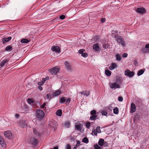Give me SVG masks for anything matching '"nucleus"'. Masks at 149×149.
Here are the masks:
<instances>
[{"label": "nucleus", "instance_id": "6ab92c4d", "mask_svg": "<svg viewBox=\"0 0 149 149\" xmlns=\"http://www.w3.org/2000/svg\"><path fill=\"white\" fill-rule=\"evenodd\" d=\"M66 98V97H60L59 99V102L61 104H63L64 102H65Z\"/></svg>", "mask_w": 149, "mask_h": 149}, {"label": "nucleus", "instance_id": "b1692460", "mask_svg": "<svg viewBox=\"0 0 149 149\" xmlns=\"http://www.w3.org/2000/svg\"><path fill=\"white\" fill-rule=\"evenodd\" d=\"M49 125L52 128H55L56 126V123L55 121L50 122Z\"/></svg>", "mask_w": 149, "mask_h": 149}, {"label": "nucleus", "instance_id": "20e7f679", "mask_svg": "<svg viewBox=\"0 0 149 149\" xmlns=\"http://www.w3.org/2000/svg\"><path fill=\"white\" fill-rule=\"evenodd\" d=\"M60 69L55 67L49 70V72L52 75H56Z\"/></svg>", "mask_w": 149, "mask_h": 149}, {"label": "nucleus", "instance_id": "a211bd4d", "mask_svg": "<svg viewBox=\"0 0 149 149\" xmlns=\"http://www.w3.org/2000/svg\"><path fill=\"white\" fill-rule=\"evenodd\" d=\"M61 94V91L60 90H57L56 91L54 92L52 94V97H55L56 96L59 95Z\"/></svg>", "mask_w": 149, "mask_h": 149}, {"label": "nucleus", "instance_id": "39448f33", "mask_svg": "<svg viewBox=\"0 0 149 149\" xmlns=\"http://www.w3.org/2000/svg\"><path fill=\"white\" fill-rule=\"evenodd\" d=\"M96 111L95 110L91 111L90 112V114L91 116L90 117V119L91 120H94L96 119L97 116L96 115Z\"/></svg>", "mask_w": 149, "mask_h": 149}, {"label": "nucleus", "instance_id": "0e129e2a", "mask_svg": "<svg viewBox=\"0 0 149 149\" xmlns=\"http://www.w3.org/2000/svg\"><path fill=\"white\" fill-rule=\"evenodd\" d=\"M38 88L40 90V91H42V87H41V86H39L38 87Z\"/></svg>", "mask_w": 149, "mask_h": 149}, {"label": "nucleus", "instance_id": "f704fd0d", "mask_svg": "<svg viewBox=\"0 0 149 149\" xmlns=\"http://www.w3.org/2000/svg\"><path fill=\"white\" fill-rule=\"evenodd\" d=\"M82 141L83 143H87L89 142V140L86 137H85L82 139Z\"/></svg>", "mask_w": 149, "mask_h": 149}, {"label": "nucleus", "instance_id": "e433bc0d", "mask_svg": "<svg viewBox=\"0 0 149 149\" xmlns=\"http://www.w3.org/2000/svg\"><path fill=\"white\" fill-rule=\"evenodd\" d=\"M135 119L136 120H139L140 118V116L139 113H136L135 115Z\"/></svg>", "mask_w": 149, "mask_h": 149}, {"label": "nucleus", "instance_id": "e2e57ef3", "mask_svg": "<svg viewBox=\"0 0 149 149\" xmlns=\"http://www.w3.org/2000/svg\"><path fill=\"white\" fill-rule=\"evenodd\" d=\"M37 136H40L41 133L40 132H37V133L36 135Z\"/></svg>", "mask_w": 149, "mask_h": 149}, {"label": "nucleus", "instance_id": "c756f323", "mask_svg": "<svg viewBox=\"0 0 149 149\" xmlns=\"http://www.w3.org/2000/svg\"><path fill=\"white\" fill-rule=\"evenodd\" d=\"M101 113L102 115L105 116H107L108 114V112L105 109L102 110Z\"/></svg>", "mask_w": 149, "mask_h": 149}, {"label": "nucleus", "instance_id": "9d476101", "mask_svg": "<svg viewBox=\"0 0 149 149\" xmlns=\"http://www.w3.org/2000/svg\"><path fill=\"white\" fill-rule=\"evenodd\" d=\"M64 65L65 69L67 70L70 71L72 70L71 65L68 61H65Z\"/></svg>", "mask_w": 149, "mask_h": 149}, {"label": "nucleus", "instance_id": "2f4dec72", "mask_svg": "<svg viewBox=\"0 0 149 149\" xmlns=\"http://www.w3.org/2000/svg\"><path fill=\"white\" fill-rule=\"evenodd\" d=\"M105 74L107 76H109L111 74V72L108 70H106L105 71Z\"/></svg>", "mask_w": 149, "mask_h": 149}, {"label": "nucleus", "instance_id": "423d86ee", "mask_svg": "<svg viewBox=\"0 0 149 149\" xmlns=\"http://www.w3.org/2000/svg\"><path fill=\"white\" fill-rule=\"evenodd\" d=\"M5 137L9 139H11L13 138V136L12 134L11 131H5L4 133Z\"/></svg>", "mask_w": 149, "mask_h": 149}, {"label": "nucleus", "instance_id": "a18cd8bd", "mask_svg": "<svg viewBox=\"0 0 149 149\" xmlns=\"http://www.w3.org/2000/svg\"><path fill=\"white\" fill-rule=\"evenodd\" d=\"M49 79V77L48 76L47 77H46L45 78H43L42 79V82H44V83L46 80H48Z\"/></svg>", "mask_w": 149, "mask_h": 149}, {"label": "nucleus", "instance_id": "1a4fd4ad", "mask_svg": "<svg viewBox=\"0 0 149 149\" xmlns=\"http://www.w3.org/2000/svg\"><path fill=\"white\" fill-rule=\"evenodd\" d=\"M18 125L22 128H24L27 126V125L25 120H20L18 123Z\"/></svg>", "mask_w": 149, "mask_h": 149}, {"label": "nucleus", "instance_id": "7ed1b4c3", "mask_svg": "<svg viewBox=\"0 0 149 149\" xmlns=\"http://www.w3.org/2000/svg\"><path fill=\"white\" fill-rule=\"evenodd\" d=\"M110 88L111 89L119 88H120V84H118V81L117 82H115L111 83L109 84Z\"/></svg>", "mask_w": 149, "mask_h": 149}, {"label": "nucleus", "instance_id": "c9c22d12", "mask_svg": "<svg viewBox=\"0 0 149 149\" xmlns=\"http://www.w3.org/2000/svg\"><path fill=\"white\" fill-rule=\"evenodd\" d=\"M77 144L73 148V149H76L79 146V145L80 144V142L79 141L77 140Z\"/></svg>", "mask_w": 149, "mask_h": 149}, {"label": "nucleus", "instance_id": "de8ad7c7", "mask_svg": "<svg viewBox=\"0 0 149 149\" xmlns=\"http://www.w3.org/2000/svg\"><path fill=\"white\" fill-rule=\"evenodd\" d=\"M81 56L85 58L88 56V54L86 53H83V54L81 55Z\"/></svg>", "mask_w": 149, "mask_h": 149}, {"label": "nucleus", "instance_id": "7c9ffc66", "mask_svg": "<svg viewBox=\"0 0 149 149\" xmlns=\"http://www.w3.org/2000/svg\"><path fill=\"white\" fill-rule=\"evenodd\" d=\"M113 107L111 106H109L108 107H107L105 108V109L106 110L107 112H111L112 111Z\"/></svg>", "mask_w": 149, "mask_h": 149}, {"label": "nucleus", "instance_id": "3c124183", "mask_svg": "<svg viewBox=\"0 0 149 149\" xmlns=\"http://www.w3.org/2000/svg\"><path fill=\"white\" fill-rule=\"evenodd\" d=\"M44 84V82H42V81L41 82H38V85H39V86H42L43 84Z\"/></svg>", "mask_w": 149, "mask_h": 149}, {"label": "nucleus", "instance_id": "dca6fc26", "mask_svg": "<svg viewBox=\"0 0 149 149\" xmlns=\"http://www.w3.org/2000/svg\"><path fill=\"white\" fill-rule=\"evenodd\" d=\"M11 39V37H9L7 38H3L2 39V41L3 44H5L7 42L10 40Z\"/></svg>", "mask_w": 149, "mask_h": 149}, {"label": "nucleus", "instance_id": "f257e3e1", "mask_svg": "<svg viewBox=\"0 0 149 149\" xmlns=\"http://www.w3.org/2000/svg\"><path fill=\"white\" fill-rule=\"evenodd\" d=\"M35 114L37 120H41L45 116L44 112L40 109H37Z\"/></svg>", "mask_w": 149, "mask_h": 149}, {"label": "nucleus", "instance_id": "5fc2aeb1", "mask_svg": "<svg viewBox=\"0 0 149 149\" xmlns=\"http://www.w3.org/2000/svg\"><path fill=\"white\" fill-rule=\"evenodd\" d=\"M118 100L119 101L122 102L123 100V98L122 97L120 96L118 97Z\"/></svg>", "mask_w": 149, "mask_h": 149}, {"label": "nucleus", "instance_id": "f3484780", "mask_svg": "<svg viewBox=\"0 0 149 149\" xmlns=\"http://www.w3.org/2000/svg\"><path fill=\"white\" fill-rule=\"evenodd\" d=\"M31 142L32 145L36 146L38 143V140L34 138H32L31 140Z\"/></svg>", "mask_w": 149, "mask_h": 149}, {"label": "nucleus", "instance_id": "0eeeda50", "mask_svg": "<svg viewBox=\"0 0 149 149\" xmlns=\"http://www.w3.org/2000/svg\"><path fill=\"white\" fill-rule=\"evenodd\" d=\"M124 74L125 76L131 77L134 76V73L133 71H131L129 69H127L125 71Z\"/></svg>", "mask_w": 149, "mask_h": 149}, {"label": "nucleus", "instance_id": "69168bd1", "mask_svg": "<svg viewBox=\"0 0 149 149\" xmlns=\"http://www.w3.org/2000/svg\"><path fill=\"white\" fill-rule=\"evenodd\" d=\"M33 132L36 135V134H37V130H36V129H34L33 130Z\"/></svg>", "mask_w": 149, "mask_h": 149}, {"label": "nucleus", "instance_id": "bf43d9fd", "mask_svg": "<svg viewBox=\"0 0 149 149\" xmlns=\"http://www.w3.org/2000/svg\"><path fill=\"white\" fill-rule=\"evenodd\" d=\"M37 104V102L36 101H34L33 100V102H32V103L31 104V105H36Z\"/></svg>", "mask_w": 149, "mask_h": 149}, {"label": "nucleus", "instance_id": "412c9836", "mask_svg": "<svg viewBox=\"0 0 149 149\" xmlns=\"http://www.w3.org/2000/svg\"><path fill=\"white\" fill-rule=\"evenodd\" d=\"M117 67V65L115 63H112L111 65L109 67L110 70H112Z\"/></svg>", "mask_w": 149, "mask_h": 149}, {"label": "nucleus", "instance_id": "c03bdc74", "mask_svg": "<svg viewBox=\"0 0 149 149\" xmlns=\"http://www.w3.org/2000/svg\"><path fill=\"white\" fill-rule=\"evenodd\" d=\"M85 51V50L84 49H80L79 50L78 52L79 54L81 55L84 53V52Z\"/></svg>", "mask_w": 149, "mask_h": 149}, {"label": "nucleus", "instance_id": "052dcab7", "mask_svg": "<svg viewBox=\"0 0 149 149\" xmlns=\"http://www.w3.org/2000/svg\"><path fill=\"white\" fill-rule=\"evenodd\" d=\"M145 47L147 49H149V44L146 45Z\"/></svg>", "mask_w": 149, "mask_h": 149}, {"label": "nucleus", "instance_id": "6e6552de", "mask_svg": "<svg viewBox=\"0 0 149 149\" xmlns=\"http://www.w3.org/2000/svg\"><path fill=\"white\" fill-rule=\"evenodd\" d=\"M101 132V130L100 129V127L98 126L96 128L95 130L94 129H93L91 134L93 135V133H94V135L95 136H97V133H100Z\"/></svg>", "mask_w": 149, "mask_h": 149}, {"label": "nucleus", "instance_id": "8fccbe9b", "mask_svg": "<svg viewBox=\"0 0 149 149\" xmlns=\"http://www.w3.org/2000/svg\"><path fill=\"white\" fill-rule=\"evenodd\" d=\"M46 102H44L43 104L40 106V108H45V106L46 105Z\"/></svg>", "mask_w": 149, "mask_h": 149}, {"label": "nucleus", "instance_id": "774afa93", "mask_svg": "<svg viewBox=\"0 0 149 149\" xmlns=\"http://www.w3.org/2000/svg\"><path fill=\"white\" fill-rule=\"evenodd\" d=\"M50 149H58V147L56 146L54 147L53 148H50Z\"/></svg>", "mask_w": 149, "mask_h": 149}, {"label": "nucleus", "instance_id": "f03ea898", "mask_svg": "<svg viewBox=\"0 0 149 149\" xmlns=\"http://www.w3.org/2000/svg\"><path fill=\"white\" fill-rule=\"evenodd\" d=\"M115 37L116 38L115 40L120 45L123 46H125L126 44L123 38L120 36H118L117 35H115Z\"/></svg>", "mask_w": 149, "mask_h": 149}, {"label": "nucleus", "instance_id": "72a5a7b5", "mask_svg": "<svg viewBox=\"0 0 149 149\" xmlns=\"http://www.w3.org/2000/svg\"><path fill=\"white\" fill-rule=\"evenodd\" d=\"M64 125L67 128H70V123L69 121H66L64 123Z\"/></svg>", "mask_w": 149, "mask_h": 149}, {"label": "nucleus", "instance_id": "9b49d317", "mask_svg": "<svg viewBox=\"0 0 149 149\" xmlns=\"http://www.w3.org/2000/svg\"><path fill=\"white\" fill-rule=\"evenodd\" d=\"M51 49L53 51H55L56 53H59L61 52L60 48L57 46H53L52 47Z\"/></svg>", "mask_w": 149, "mask_h": 149}, {"label": "nucleus", "instance_id": "603ef678", "mask_svg": "<svg viewBox=\"0 0 149 149\" xmlns=\"http://www.w3.org/2000/svg\"><path fill=\"white\" fill-rule=\"evenodd\" d=\"M65 17V16L64 15H62L60 16L59 18L60 19H64Z\"/></svg>", "mask_w": 149, "mask_h": 149}, {"label": "nucleus", "instance_id": "cd10ccee", "mask_svg": "<svg viewBox=\"0 0 149 149\" xmlns=\"http://www.w3.org/2000/svg\"><path fill=\"white\" fill-rule=\"evenodd\" d=\"M145 70V69H143L140 70L138 71V72L137 73V74L138 76H140L141 75H142L144 73V70Z\"/></svg>", "mask_w": 149, "mask_h": 149}, {"label": "nucleus", "instance_id": "a19ab883", "mask_svg": "<svg viewBox=\"0 0 149 149\" xmlns=\"http://www.w3.org/2000/svg\"><path fill=\"white\" fill-rule=\"evenodd\" d=\"M33 100L32 99L28 98L27 100V102L28 103L30 104H31L33 102Z\"/></svg>", "mask_w": 149, "mask_h": 149}, {"label": "nucleus", "instance_id": "aec40b11", "mask_svg": "<svg viewBox=\"0 0 149 149\" xmlns=\"http://www.w3.org/2000/svg\"><path fill=\"white\" fill-rule=\"evenodd\" d=\"M93 49L95 51H97L99 50L100 49V47L98 46V44L97 43L94 44L93 45Z\"/></svg>", "mask_w": 149, "mask_h": 149}, {"label": "nucleus", "instance_id": "4c0bfd02", "mask_svg": "<svg viewBox=\"0 0 149 149\" xmlns=\"http://www.w3.org/2000/svg\"><path fill=\"white\" fill-rule=\"evenodd\" d=\"M141 51L144 53L149 52V49H147L146 47L141 48Z\"/></svg>", "mask_w": 149, "mask_h": 149}, {"label": "nucleus", "instance_id": "4468645a", "mask_svg": "<svg viewBox=\"0 0 149 149\" xmlns=\"http://www.w3.org/2000/svg\"><path fill=\"white\" fill-rule=\"evenodd\" d=\"M136 12L141 14H143L146 12L145 9L143 8H138L136 10Z\"/></svg>", "mask_w": 149, "mask_h": 149}, {"label": "nucleus", "instance_id": "ddd939ff", "mask_svg": "<svg viewBox=\"0 0 149 149\" xmlns=\"http://www.w3.org/2000/svg\"><path fill=\"white\" fill-rule=\"evenodd\" d=\"M83 125L80 123H79L75 126V130L79 131L80 132H81V129Z\"/></svg>", "mask_w": 149, "mask_h": 149}, {"label": "nucleus", "instance_id": "6e6d98bb", "mask_svg": "<svg viewBox=\"0 0 149 149\" xmlns=\"http://www.w3.org/2000/svg\"><path fill=\"white\" fill-rule=\"evenodd\" d=\"M66 149H71V146L69 144H67Z\"/></svg>", "mask_w": 149, "mask_h": 149}, {"label": "nucleus", "instance_id": "49530a36", "mask_svg": "<svg viewBox=\"0 0 149 149\" xmlns=\"http://www.w3.org/2000/svg\"><path fill=\"white\" fill-rule=\"evenodd\" d=\"M71 101V99L70 98H66V102H65V104H66L67 103H68V104L69 103L70 101Z\"/></svg>", "mask_w": 149, "mask_h": 149}, {"label": "nucleus", "instance_id": "4d7b16f0", "mask_svg": "<svg viewBox=\"0 0 149 149\" xmlns=\"http://www.w3.org/2000/svg\"><path fill=\"white\" fill-rule=\"evenodd\" d=\"M105 21V19L104 18H102L101 19V22L102 23H104Z\"/></svg>", "mask_w": 149, "mask_h": 149}, {"label": "nucleus", "instance_id": "5701e85b", "mask_svg": "<svg viewBox=\"0 0 149 149\" xmlns=\"http://www.w3.org/2000/svg\"><path fill=\"white\" fill-rule=\"evenodd\" d=\"M90 93L89 91H82L79 93L81 95H86L87 96H88L90 95Z\"/></svg>", "mask_w": 149, "mask_h": 149}, {"label": "nucleus", "instance_id": "c85d7f7f", "mask_svg": "<svg viewBox=\"0 0 149 149\" xmlns=\"http://www.w3.org/2000/svg\"><path fill=\"white\" fill-rule=\"evenodd\" d=\"M56 113L57 116H61L62 113L61 110L60 109L56 111Z\"/></svg>", "mask_w": 149, "mask_h": 149}, {"label": "nucleus", "instance_id": "338daca9", "mask_svg": "<svg viewBox=\"0 0 149 149\" xmlns=\"http://www.w3.org/2000/svg\"><path fill=\"white\" fill-rule=\"evenodd\" d=\"M94 38L96 40H98L99 39V36H95L94 37Z\"/></svg>", "mask_w": 149, "mask_h": 149}, {"label": "nucleus", "instance_id": "ea45409f", "mask_svg": "<svg viewBox=\"0 0 149 149\" xmlns=\"http://www.w3.org/2000/svg\"><path fill=\"white\" fill-rule=\"evenodd\" d=\"M94 147L95 149H102L97 144L94 145Z\"/></svg>", "mask_w": 149, "mask_h": 149}, {"label": "nucleus", "instance_id": "680f3d73", "mask_svg": "<svg viewBox=\"0 0 149 149\" xmlns=\"http://www.w3.org/2000/svg\"><path fill=\"white\" fill-rule=\"evenodd\" d=\"M104 147H107L108 146V143H107L106 142H104Z\"/></svg>", "mask_w": 149, "mask_h": 149}, {"label": "nucleus", "instance_id": "2eb2a0df", "mask_svg": "<svg viewBox=\"0 0 149 149\" xmlns=\"http://www.w3.org/2000/svg\"><path fill=\"white\" fill-rule=\"evenodd\" d=\"M0 144L2 147L4 148L6 147V143L3 139L1 136H0Z\"/></svg>", "mask_w": 149, "mask_h": 149}, {"label": "nucleus", "instance_id": "09e8293b", "mask_svg": "<svg viewBox=\"0 0 149 149\" xmlns=\"http://www.w3.org/2000/svg\"><path fill=\"white\" fill-rule=\"evenodd\" d=\"M103 47L105 49H107L109 47V45L107 44H105L104 45H103Z\"/></svg>", "mask_w": 149, "mask_h": 149}, {"label": "nucleus", "instance_id": "864d4df0", "mask_svg": "<svg viewBox=\"0 0 149 149\" xmlns=\"http://www.w3.org/2000/svg\"><path fill=\"white\" fill-rule=\"evenodd\" d=\"M134 64L135 66H138V62L136 61H134Z\"/></svg>", "mask_w": 149, "mask_h": 149}, {"label": "nucleus", "instance_id": "4be33fe9", "mask_svg": "<svg viewBox=\"0 0 149 149\" xmlns=\"http://www.w3.org/2000/svg\"><path fill=\"white\" fill-rule=\"evenodd\" d=\"M9 59H8L3 60L0 63V66L3 67L8 61Z\"/></svg>", "mask_w": 149, "mask_h": 149}, {"label": "nucleus", "instance_id": "58836bf2", "mask_svg": "<svg viewBox=\"0 0 149 149\" xmlns=\"http://www.w3.org/2000/svg\"><path fill=\"white\" fill-rule=\"evenodd\" d=\"M29 41L27 39H23L21 40V42L22 43H27Z\"/></svg>", "mask_w": 149, "mask_h": 149}, {"label": "nucleus", "instance_id": "473e14b6", "mask_svg": "<svg viewBox=\"0 0 149 149\" xmlns=\"http://www.w3.org/2000/svg\"><path fill=\"white\" fill-rule=\"evenodd\" d=\"M113 113L115 114H118L119 113V110L118 108L117 107H116V108H114L113 109Z\"/></svg>", "mask_w": 149, "mask_h": 149}, {"label": "nucleus", "instance_id": "13d9d810", "mask_svg": "<svg viewBox=\"0 0 149 149\" xmlns=\"http://www.w3.org/2000/svg\"><path fill=\"white\" fill-rule=\"evenodd\" d=\"M128 54H127L125 53L123 54L122 56L123 58H125L127 57Z\"/></svg>", "mask_w": 149, "mask_h": 149}, {"label": "nucleus", "instance_id": "f8f14e48", "mask_svg": "<svg viewBox=\"0 0 149 149\" xmlns=\"http://www.w3.org/2000/svg\"><path fill=\"white\" fill-rule=\"evenodd\" d=\"M136 110V107L135 104L133 102H132L131 104V108L130 109V113H133Z\"/></svg>", "mask_w": 149, "mask_h": 149}, {"label": "nucleus", "instance_id": "37998d69", "mask_svg": "<svg viewBox=\"0 0 149 149\" xmlns=\"http://www.w3.org/2000/svg\"><path fill=\"white\" fill-rule=\"evenodd\" d=\"M51 95L50 93L47 94V98L49 100H50L51 99Z\"/></svg>", "mask_w": 149, "mask_h": 149}, {"label": "nucleus", "instance_id": "79ce46f5", "mask_svg": "<svg viewBox=\"0 0 149 149\" xmlns=\"http://www.w3.org/2000/svg\"><path fill=\"white\" fill-rule=\"evenodd\" d=\"M91 125V123L89 122H88L86 123V126L88 129H89Z\"/></svg>", "mask_w": 149, "mask_h": 149}, {"label": "nucleus", "instance_id": "393cba45", "mask_svg": "<svg viewBox=\"0 0 149 149\" xmlns=\"http://www.w3.org/2000/svg\"><path fill=\"white\" fill-rule=\"evenodd\" d=\"M13 47L11 45H9L7 46L5 49V50L6 51L10 52L12 50Z\"/></svg>", "mask_w": 149, "mask_h": 149}, {"label": "nucleus", "instance_id": "a878e982", "mask_svg": "<svg viewBox=\"0 0 149 149\" xmlns=\"http://www.w3.org/2000/svg\"><path fill=\"white\" fill-rule=\"evenodd\" d=\"M116 60L118 61H120L122 59V57L121 56L118 54H117L116 55Z\"/></svg>", "mask_w": 149, "mask_h": 149}, {"label": "nucleus", "instance_id": "bb28decb", "mask_svg": "<svg viewBox=\"0 0 149 149\" xmlns=\"http://www.w3.org/2000/svg\"><path fill=\"white\" fill-rule=\"evenodd\" d=\"M104 139H100L98 142V143L100 146H103L104 143Z\"/></svg>", "mask_w": 149, "mask_h": 149}]
</instances>
